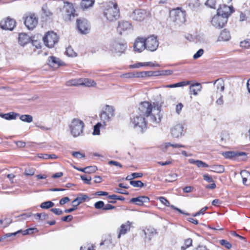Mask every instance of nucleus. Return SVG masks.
Here are the masks:
<instances>
[{
  "label": "nucleus",
  "mask_w": 250,
  "mask_h": 250,
  "mask_svg": "<svg viewBox=\"0 0 250 250\" xmlns=\"http://www.w3.org/2000/svg\"><path fill=\"white\" fill-rule=\"evenodd\" d=\"M104 16L109 21H113L120 17V11L118 4L111 1L103 4Z\"/></svg>",
  "instance_id": "obj_1"
},
{
  "label": "nucleus",
  "mask_w": 250,
  "mask_h": 250,
  "mask_svg": "<svg viewBox=\"0 0 250 250\" xmlns=\"http://www.w3.org/2000/svg\"><path fill=\"white\" fill-rule=\"evenodd\" d=\"M84 124L78 118L73 119L69 125L71 134L74 137L79 136L83 132Z\"/></svg>",
  "instance_id": "obj_2"
},
{
  "label": "nucleus",
  "mask_w": 250,
  "mask_h": 250,
  "mask_svg": "<svg viewBox=\"0 0 250 250\" xmlns=\"http://www.w3.org/2000/svg\"><path fill=\"white\" fill-rule=\"evenodd\" d=\"M43 41L45 46L52 48L58 42V37L53 31H49L43 37Z\"/></svg>",
  "instance_id": "obj_3"
},
{
  "label": "nucleus",
  "mask_w": 250,
  "mask_h": 250,
  "mask_svg": "<svg viewBox=\"0 0 250 250\" xmlns=\"http://www.w3.org/2000/svg\"><path fill=\"white\" fill-rule=\"evenodd\" d=\"M126 47V43L120 42L115 41L110 43L109 49L113 53L121 54L124 53Z\"/></svg>",
  "instance_id": "obj_4"
},
{
  "label": "nucleus",
  "mask_w": 250,
  "mask_h": 250,
  "mask_svg": "<svg viewBox=\"0 0 250 250\" xmlns=\"http://www.w3.org/2000/svg\"><path fill=\"white\" fill-rule=\"evenodd\" d=\"M152 104L148 102H144L139 105L138 114L144 117H148L152 112Z\"/></svg>",
  "instance_id": "obj_5"
},
{
  "label": "nucleus",
  "mask_w": 250,
  "mask_h": 250,
  "mask_svg": "<svg viewBox=\"0 0 250 250\" xmlns=\"http://www.w3.org/2000/svg\"><path fill=\"white\" fill-rule=\"evenodd\" d=\"M146 49L151 52L156 51L159 46V42L157 38L151 36L145 39Z\"/></svg>",
  "instance_id": "obj_6"
},
{
  "label": "nucleus",
  "mask_w": 250,
  "mask_h": 250,
  "mask_svg": "<svg viewBox=\"0 0 250 250\" xmlns=\"http://www.w3.org/2000/svg\"><path fill=\"white\" fill-rule=\"evenodd\" d=\"M77 26L81 34H86L90 31V24L88 21L85 19H78L77 20Z\"/></svg>",
  "instance_id": "obj_7"
},
{
  "label": "nucleus",
  "mask_w": 250,
  "mask_h": 250,
  "mask_svg": "<svg viewBox=\"0 0 250 250\" xmlns=\"http://www.w3.org/2000/svg\"><path fill=\"white\" fill-rule=\"evenodd\" d=\"M131 123L134 125V128H138L143 132L146 127V122L145 118L142 116L137 115L131 120Z\"/></svg>",
  "instance_id": "obj_8"
},
{
  "label": "nucleus",
  "mask_w": 250,
  "mask_h": 250,
  "mask_svg": "<svg viewBox=\"0 0 250 250\" xmlns=\"http://www.w3.org/2000/svg\"><path fill=\"white\" fill-rule=\"evenodd\" d=\"M38 19L34 14L26 16L24 19V24L29 30L33 29L38 24Z\"/></svg>",
  "instance_id": "obj_9"
},
{
  "label": "nucleus",
  "mask_w": 250,
  "mask_h": 250,
  "mask_svg": "<svg viewBox=\"0 0 250 250\" xmlns=\"http://www.w3.org/2000/svg\"><path fill=\"white\" fill-rule=\"evenodd\" d=\"M228 19L217 14L211 20L212 25L216 28H222L227 23Z\"/></svg>",
  "instance_id": "obj_10"
},
{
  "label": "nucleus",
  "mask_w": 250,
  "mask_h": 250,
  "mask_svg": "<svg viewBox=\"0 0 250 250\" xmlns=\"http://www.w3.org/2000/svg\"><path fill=\"white\" fill-rule=\"evenodd\" d=\"M149 13L144 9H136L131 15L133 20L137 21H142L148 16Z\"/></svg>",
  "instance_id": "obj_11"
},
{
  "label": "nucleus",
  "mask_w": 250,
  "mask_h": 250,
  "mask_svg": "<svg viewBox=\"0 0 250 250\" xmlns=\"http://www.w3.org/2000/svg\"><path fill=\"white\" fill-rule=\"evenodd\" d=\"M16 21L9 18L3 19L0 22L1 28L5 30H12L16 26Z\"/></svg>",
  "instance_id": "obj_12"
},
{
  "label": "nucleus",
  "mask_w": 250,
  "mask_h": 250,
  "mask_svg": "<svg viewBox=\"0 0 250 250\" xmlns=\"http://www.w3.org/2000/svg\"><path fill=\"white\" fill-rule=\"evenodd\" d=\"M232 8V7L223 4L217 9V14L228 19V17L233 11Z\"/></svg>",
  "instance_id": "obj_13"
},
{
  "label": "nucleus",
  "mask_w": 250,
  "mask_h": 250,
  "mask_svg": "<svg viewBox=\"0 0 250 250\" xmlns=\"http://www.w3.org/2000/svg\"><path fill=\"white\" fill-rule=\"evenodd\" d=\"M173 20L178 23L184 22L185 21V13L179 8L175 9L172 13Z\"/></svg>",
  "instance_id": "obj_14"
},
{
  "label": "nucleus",
  "mask_w": 250,
  "mask_h": 250,
  "mask_svg": "<svg viewBox=\"0 0 250 250\" xmlns=\"http://www.w3.org/2000/svg\"><path fill=\"white\" fill-rule=\"evenodd\" d=\"M134 49L136 52H141L146 49L145 38L138 37L134 44Z\"/></svg>",
  "instance_id": "obj_15"
},
{
  "label": "nucleus",
  "mask_w": 250,
  "mask_h": 250,
  "mask_svg": "<svg viewBox=\"0 0 250 250\" xmlns=\"http://www.w3.org/2000/svg\"><path fill=\"white\" fill-rule=\"evenodd\" d=\"M131 29L132 25L129 22L125 21H121L118 22L117 30L120 34H122L123 32L131 30Z\"/></svg>",
  "instance_id": "obj_16"
},
{
  "label": "nucleus",
  "mask_w": 250,
  "mask_h": 250,
  "mask_svg": "<svg viewBox=\"0 0 250 250\" xmlns=\"http://www.w3.org/2000/svg\"><path fill=\"white\" fill-rule=\"evenodd\" d=\"M214 84H216L217 90L214 92L211 95V98L212 100H214L215 98L218 97L219 95V91L223 92L225 88V84L224 82L220 79H217L214 82Z\"/></svg>",
  "instance_id": "obj_17"
},
{
  "label": "nucleus",
  "mask_w": 250,
  "mask_h": 250,
  "mask_svg": "<svg viewBox=\"0 0 250 250\" xmlns=\"http://www.w3.org/2000/svg\"><path fill=\"white\" fill-rule=\"evenodd\" d=\"M184 127L181 124H177L171 129V133L174 138H179L183 135Z\"/></svg>",
  "instance_id": "obj_18"
},
{
  "label": "nucleus",
  "mask_w": 250,
  "mask_h": 250,
  "mask_svg": "<svg viewBox=\"0 0 250 250\" xmlns=\"http://www.w3.org/2000/svg\"><path fill=\"white\" fill-rule=\"evenodd\" d=\"M48 64L52 67L57 68L60 66L63 65L64 62L58 58L51 56L48 58Z\"/></svg>",
  "instance_id": "obj_19"
},
{
  "label": "nucleus",
  "mask_w": 250,
  "mask_h": 250,
  "mask_svg": "<svg viewBox=\"0 0 250 250\" xmlns=\"http://www.w3.org/2000/svg\"><path fill=\"white\" fill-rule=\"evenodd\" d=\"M149 201V198L147 196H141L132 198L130 202L135 203L138 206H143L144 203H148Z\"/></svg>",
  "instance_id": "obj_20"
},
{
  "label": "nucleus",
  "mask_w": 250,
  "mask_h": 250,
  "mask_svg": "<svg viewBox=\"0 0 250 250\" xmlns=\"http://www.w3.org/2000/svg\"><path fill=\"white\" fill-rule=\"evenodd\" d=\"M222 155L227 159H236L243 155H246L245 152H236L234 151H226L222 153Z\"/></svg>",
  "instance_id": "obj_21"
},
{
  "label": "nucleus",
  "mask_w": 250,
  "mask_h": 250,
  "mask_svg": "<svg viewBox=\"0 0 250 250\" xmlns=\"http://www.w3.org/2000/svg\"><path fill=\"white\" fill-rule=\"evenodd\" d=\"M131 223L127 221L125 224H122L120 228L118 238H120L122 235H125L127 231L130 230Z\"/></svg>",
  "instance_id": "obj_22"
},
{
  "label": "nucleus",
  "mask_w": 250,
  "mask_h": 250,
  "mask_svg": "<svg viewBox=\"0 0 250 250\" xmlns=\"http://www.w3.org/2000/svg\"><path fill=\"white\" fill-rule=\"evenodd\" d=\"M31 41L30 37L26 33H20L19 35V42L21 46H24Z\"/></svg>",
  "instance_id": "obj_23"
},
{
  "label": "nucleus",
  "mask_w": 250,
  "mask_h": 250,
  "mask_svg": "<svg viewBox=\"0 0 250 250\" xmlns=\"http://www.w3.org/2000/svg\"><path fill=\"white\" fill-rule=\"evenodd\" d=\"M202 85L200 83H195L191 84L189 87L190 94L197 95L199 92L201 90Z\"/></svg>",
  "instance_id": "obj_24"
},
{
  "label": "nucleus",
  "mask_w": 250,
  "mask_h": 250,
  "mask_svg": "<svg viewBox=\"0 0 250 250\" xmlns=\"http://www.w3.org/2000/svg\"><path fill=\"white\" fill-rule=\"evenodd\" d=\"M230 39V35L229 31L227 29L223 30L220 33L219 37V41H228Z\"/></svg>",
  "instance_id": "obj_25"
},
{
  "label": "nucleus",
  "mask_w": 250,
  "mask_h": 250,
  "mask_svg": "<svg viewBox=\"0 0 250 250\" xmlns=\"http://www.w3.org/2000/svg\"><path fill=\"white\" fill-rule=\"evenodd\" d=\"M88 197L86 195H83L82 196L78 197L72 201V205L73 207H77L83 202Z\"/></svg>",
  "instance_id": "obj_26"
},
{
  "label": "nucleus",
  "mask_w": 250,
  "mask_h": 250,
  "mask_svg": "<svg viewBox=\"0 0 250 250\" xmlns=\"http://www.w3.org/2000/svg\"><path fill=\"white\" fill-rule=\"evenodd\" d=\"M145 239H147L149 241L151 239L152 236L156 234V230L154 229H148L145 230Z\"/></svg>",
  "instance_id": "obj_27"
},
{
  "label": "nucleus",
  "mask_w": 250,
  "mask_h": 250,
  "mask_svg": "<svg viewBox=\"0 0 250 250\" xmlns=\"http://www.w3.org/2000/svg\"><path fill=\"white\" fill-rule=\"evenodd\" d=\"M95 0H82L81 6L83 9H87L93 6Z\"/></svg>",
  "instance_id": "obj_28"
},
{
  "label": "nucleus",
  "mask_w": 250,
  "mask_h": 250,
  "mask_svg": "<svg viewBox=\"0 0 250 250\" xmlns=\"http://www.w3.org/2000/svg\"><path fill=\"white\" fill-rule=\"evenodd\" d=\"M83 79H72L67 81L66 85L68 86L81 85L83 83Z\"/></svg>",
  "instance_id": "obj_29"
},
{
  "label": "nucleus",
  "mask_w": 250,
  "mask_h": 250,
  "mask_svg": "<svg viewBox=\"0 0 250 250\" xmlns=\"http://www.w3.org/2000/svg\"><path fill=\"white\" fill-rule=\"evenodd\" d=\"M19 115H20L18 113H16L13 112H11L8 113H6V114H1V115L0 114V116H1V117H2L3 118H4L6 120H10L15 119L16 118V117L18 116H19Z\"/></svg>",
  "instance_id": "obj_30"
},
{
  "label": "nucleus",
  "mask_w": 250,
  "mask_h": 250,
  "mask_svg": "<svg viewBox=\"0 0 250 250\" xmlns=\"http://www.w3.org/2000/svg\"><path fill=\"white\" fill-rule=\"evenodd\" d=\"M190 83L189 81H183L176 83L168 84L165 85L164 87L166 88H175L177 87H181L188 85Z\"/></svg>",
  "instance_id": "obj_31"
},
{
  "label": "nucleus",
  "mask_w": 250,
  "mask_h": 250,
  "mask_svg": "<svg viewBox=\"0 0 250 250\" xmlns=\"http://www.w3.org/2000/svg\"><path fill=\"white\" fill-rule=\"evenodd\" d=\"M211 169L210 171L216 172L221 173H223L225 168L222 165H212L210 167Z\"/></svg>",
  "instance_id": "obj_32"
},
{
  "label": "nucleus",
  "mask_w": 250,
  "mask_h": 250,
  "mask_svg": "<svg viewBox=\"0 0 250 250\" xmlns=\"http://www.w3.org/2000/svg\"><path fill=\"white\" fill-rule=\"evenodd\" d=\"M83 83L82 85H85L86 86H94L96 85V83L93 80L88 79H83Z\"/></svg>",
  "instance_id": "obj_33"
},
{
  "label": "nucleus",
  "mask_w": 250,
  "mask_h": 250,
  "mask_svg": "<svg viewBox=\"0 0 250 250\" xmlns=\"http://www.w3.org/2000/svg\"><path fill=\"white\" fill-rule=\"evenodd\" d=\"M54 206V203L50 201H45L42 203L40 205V207L43 209H48L53 207Z\"/></svg>",
  "instance_id": "obj_34"
},
{
  "label": "nucleus",
  "mask_w": 250,
  "mask_h": 250,
  "mask_svg": "<svg viewBox=\"0 0 250 250\" xmlns=\"http://www.w3.org/2000/svg\"><path fill=\"white\" fill-rule=\"evenodd\" d=\"M192 240L191 238H188L185 240L184 244L181 247V250H186L187 248L192 246Z\"/></svg>",
  "instance_id": "obj_35"
},
{
  "label": "nucleus",
  "mask_w": 250,
  "mask_h": 250,
  "mask_svg": "<svg viewBox=\"0 0 250 250\" xmlns=\"http://www.w3.org/2000/svg\"><path fill=\"white\" fill-rule=\"evenodd\" d=\"M104 111L110 118H112L114 116V109L112 106L106 105L105 107Z\"/></svg>",
  "instance_id": "obj_36"
},
{
  "label": "nucleus",
  "mask_w": 250,
  "mask_h": 250,
  "mask_svg": "<svg viewBox=\"0 0 250 250\" xmlns=\"http://www.w3.org/2000/svg\"><path fill=\"white\" fill-rule=\"evenodd\" d=\"M20 119L22 121L28 123H31L33 121V117L30 115H22L20 116Z\"/></svg>",
  "instance_id": "obj_37"
},
{
  "label": "nucleus",
  "mask_w": 250,
  "mask_h": 250,
  "mask_svg": "<svg viewBox=\"0 0 250 250\" xmlns=\"http://www.w3.org/2000/svg\"><path fill=\"white\" fill-rule=\"evenodd\" d=\"M110 118L109 116L105 113L104 111H103L101 114V119L103 121L104 123L105 124L110 121Z\"/></svg>",
  "instance_id": "obj_38"
},
{
  "label": "nucleus",
  "mask_w": 250,
  "mask_h": 250,
  "mask_svg": "<svg viewBox=\"0 0 250 250\" xmlns=\"http://www.w3.org/2000/svg\"><path fill=\"white\" fill-rule=\"evenodd\" d=\"M39 157L43 159H55L57 157L55 154H40Z\"/></svg>",
  "instance_id": "obj_39"
},
{
  "label": "nucleus",
  "mask_w": 250,
  "mask_h": 250,
  "mask_svg": "<svg viewBox=\"0 0 250 250\" xmlns=\"http://www.w3.org/2000/svg\"><path fill=\"white\" fill-rule=\"evenodd\" d=\"M189 6L191 8H196L200 6L199 0H190Z\"/></svg>",
  "instance_id": "obj_40"
},
{
  "label": "nucleus",
  "mask_w": 250,
  "mask_h": 250,
  "mask_svg": "<svg viewBox=\"0 0 250 250\" xmlns=\"http://www.w3.org/2000/svg\"><path fill=\"white\" fill-rule=\"evenodd\" d=\"M130 184L134 187L142 188L144 184L141 181H130Z\"/></svg>",
  "instance_id": "obj_41"
},
{
  "label": "nucleus",
  "mask_w": 250,
  "mask_h": 250,
  "mask_svg": "<svg viewBox=\"0 0 250 250\" xmlns=\"http://www.w3.org/2000/svg\"><path fill=\"white\" fill-rule=\"evenodd\" d=\"M81 179L84 182V183L90 185L91 180V177L90 176H88L86 175H81Z\"/></svg>",
  "instance_id": "obj_42"
},
{
  "label": "nucleus",
  "mask_w": 250,
  "mask_h": 250,
  "mask_svg": "<svg viewBox=\"0 0 250 250\" xmlns=\"http://www.w3.org/2000/svg\"><path fill=\"white\" fill-rule=\"evenodd\" d=\"M35 169L33 167H28L25 169L24 175L26 176H32L34 174Z\"/></svg>",
  "instance_id": "obj_43"
},
{
  "label": "nucleus",
  "mask_w": 250,
  "mask_h": 250,
  "mask_svg": "<svg viewBox=\"0 0 250 250\" xmlns=\"http://www.w3.org/2000/svg\"><path fill=\"white\" fill-rule=\"evenodd\" d=\"M65 53L69 57H75L76 56V53L74 52L71 47L66 48Z\"/></svg>",
  "instance_id": "obj_44"
},
{
  "label": "nucleus",
  "mask_w": 250,
  "mask_h": 250,
  "mask_svg": "<svg viewBox=\"0 0 250 250\" xmlns=\"http://www.w3.org/2000/svg\"><path fill=\"white\" fill-rule=\"evenodd\" d=\"M101 125H102L100 123H98L95 125H94L93 132V134L94 135L100 134V127H101Z\"/></svg>",
  "instance_id": "obj_45"
},
{
  "label": "nucleus",
  "mask_w": 250,
  "mask_h": 250,
  "mask_svg": "<svg viewBox=\"0 0 250 250\" xmlns=\"http://www.w3.org/2000/svg\"><path fill=\"white\" fill-rule=\"evenodd\" d=\"M42 11L43 13L44 14V15L47 17H49L52 15L51 12L48 9L47 5L46 4H44L42 6Z\"/></svg>",
  "instance_id": "obj_46"
},
{
  "label": "nucleus",
  "mask_w": 250,
  "mask_h": 250,
  "mask_svg": "<svg viewBox=\"0 0 250 250\" xmlns=\"http://www.w3.org/2000/svg\"><path fill=\"white\" fill-rule=\"evenodd\" d=\"M240 46L247 48L250 46V40L247 39L240 42Z\"/></svg>",
  "instance_id": "obj_47"
},
{
  "label": "nucleus",
  "mask_w": 250,
  "mask_h": 250,
  "mask_svg": "<svg viewBox=\"0 0 250 250\" xmlns=\"http://www.w3.org/2000/svg\"><path fill=\"white\" fill-rule=\"evenodd\" d=\"M220 244L228 249H230L232 247L231 244L229 242L225 240H220Z\"/></svg>",
  "instance_id": "obj_48"
},
{
  "label": "nucleus",
  "mask_w": 250,
  "mask_h": 250,
  "mask_svg": "<svg viewBox=\"0 0 250 250\" xmlns=\"http://www.w3.org/2000/svg\"><path fill=\"white\" fill-rule=\"evenodd\" d=\"M104 203L102 201H98L94 204V207L96 209H103L104 210Z\"/></svg>",
  "instance_id": "obj_49"
},
{
  "label": "nucleus",
  "mask_w": 250,
  "mask_h": 250,
  "mask_svg": "<svg viewBox=\"0 0 250 250\" xmlns=\"http://www.w3.org/2000/svg\"><path fill=\"white\" fill-rule=\"evenodd\" d=\"M177 174L175 173L170 174L167 176V178L166 179V181L171 182L176 180Z\"/></svg>",
  "instance_id": "obj_50"
},
{
  "label": "nucleus",
  "mask_w": 250,
  "mask_h": 250,
  "mask_svg": "<svg viewBox=\"0 0 250 250\" xmlns=\"http://www.w3.org/2000/svg\"><path fill=\"white\" fill-rule=\"evenodd\" d=\"M149 117H150L149 121L153 124H158L160 121V119H157V118L152 113L150 114Z\"/></svg>",
  "instance_id": "obj_51"
},
{
  "label": "nucleus",
  "mask_w": 250,
  "mask_h": 250,
  "mask_svg": "<svg viewBox=\"0 0 250 250\" xmlns=\"http://www.w3.org/2000/svg\"><path fill=\"white\" fill-rule=\"evenodd\" d=\"M37 230V228H29L21 232L23 235L31 234L34 233V230Z\"/></svg>",
  "instance_id": "obj_52"
},
{
  "label": "nucleus",
  "mask_w": 250,
  "mask_h": 250,
  "mask_svg": "<svg viewBox=\"0 0 250 250\" xmlns=\"http://www.w3.org/2000/svg\"><path fill=\"white\" fill-rule=\"evenodd\" d=\"M169 146H172L173 147H185L186 146L184 145H179V144H172L170 143H167L165 144V147L166 148H168Z\"/></svg>",
  "instance_id": "obj_53"
},
{
  "label": "nucleus",
  "mask_w": 250,
  "mask_h": 250,
  "mask_svg": "<svg viewBox=\"0 0 250 250\" xmlns=\"http://www.w3.org/2000/svg\"><path fill=\"white\" fill-rule=\"evenodd\" d=\"M21 231H22V230L20 229V230H19L15 232L8 233L5 234L4 235H3L2 236V238H6L9 237H11V236H15L17 234L21 233Z\"/></svg>",
  "instance_id": "obj_54"
},
{
  "label": "nucleus",
  "mask_w": 250,
  "mask_h": 250,
  "mask_svg": "<svg viewBox=\"0 0 250 250\" xmlns=\"http://www.w3.org/2000/svg\"><path fill=\"white\" fill-rule=\"evenodd\" d=\"M206 4L211 8H215V4H216V0H208L206 2Z\"/></svg>",
  "instance_id": "obj_55"
},
{
  "label": "nucleus",
  "mask_w": 250,
  "mask_h": 250,
  "mask_svg": "<svg viewBox=\"0 0 250 250\" xmlns=\"http://www.w3.org/2000/svg\"><path fill=\"white\" fill-rule=\"evenodd\" d=\"M107 198L112 200H118L121 201H123L125 200V198L124 197L119 196L115 194L109 195Z\"/></svg>",
  "instance_id": "obj_56"
},
{
  "label": "nucleus",
  "mask_w": 250,
  "mask_h": 250,
  "mask_svg": "<svg viewBox=\"0 0 250 250\" xmlns=\"http://www.w3.org/2000/svg\"><path fill=\"white\" fill-rule=\"evenodd\" d=\"M86 173H91L95 172L97 170L96 166H89L85 167Z\"/></svg>",
  "instance_id": "obj_57"
},
{
  "label": "nucleus",
  "mask_w": 250,
  "mask_h": 250,
  "mask_svg": "<svg viewBox=\"0 0 250 250\" xmlns=\"http://www.w3.org/2000/svg\"><path fill=\"white\" fill-rule=\"evenodd\" d=\"M35 126L43 131H47L50 129V127L45 126L44 125H42L41 123H36L35 124Z\"/></svg>",
  "instance_id": "obj_58"
},
{
  "label": "nucleus",
  "mask_w": 250,
  "mask_h": 250,
  "mask_svg": "<svg viewBox=\"0 0 250 250\" xmlns=\"http://www.w3.org/2000/svg\"><path fill=\"white\" fill-rule=\"evenodd\" d=\"M160 201L167 207H170L169 202L164 197H160L159 198Z\"/></svg>",
  "instance_id": "obj_59"
},
{
  "label": "nucleus",
  "mask_w": 250,
  "mask_h": 250,
  "mask_svg": "<svg viewBox=\"0 0 250 250\" xmlns=\"http://www.w3.org/2000/svg\"><path fill=\"white\" fill-rule=\"evenodd\" d=\"M72 155L74 157H75V158H77L78 159H80V158H83L85 157V155L84 154L81 153V152H78V151L73 152L72 153Z\"/></svg>",
  "instance_id": "obj_60"
},
{
  "label": "nucleus",
  "mask_w": 250,
  "mask_h": 250,
  "mask_svg": "<svg viewBox=\"0 0 250 250\" xmlns=\"http://www.w3.org/2000/svg\"><path fill=\"white\" fill-rule=\"evenodd\" d=\"M204 50L203 49H200L194 55V59H197L200 58L204 53Z\"/></svg>",
  "instance_id": "obj_61"
},
{
  "label": "nucleus",
  "mask_w": 250,
  "mask_h": 250,
  "mask_svg": "<svg viewBox=\"0 0 250 250\" xmlns=\"http://www.w3.org/2000/svg\"><path fill=\"white\" fill-rule=\"evenodd\" d=\"M196 166L198 167H208V165L206 163L203 162L201 160H197V163Z\"/></svg>",
  "instance_id": "obj_62"
},
{
  "label": "nucleus",
  "mask_w": 250,
  "mask_h": 250,
  "mask_svg": "<svg viewBox=\"0 0 250 250\" xmlns=\"http://www.w3.org/2000/svg\"><path fill=\"white\" fill-rule=\"evenodd\" d=\"M121 77L125 78H134V72L124 74L121 76Z\"/></svg>",
  "instance_id": "obj_63"
},
{
  "label": "nucleus",
  "mask_w": 250,
  "mask_h": 250,
  "mask_svg": "<svg viewBox=\"0 0 250 250\" xmlns=\"http://www.w3.org/2000/svg\"><path fill=\"white\" fill-rule=\"evenodd\" d=\"M204 180L208 183L214 182L212 178L208 174H205L203 175Z\"/></svg>",
  "instance_id": "obj_64"
}]
</instances>
